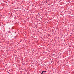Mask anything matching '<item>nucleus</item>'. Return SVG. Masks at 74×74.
<instances>
[{"instance_id": "7ed1b4c3", "label": "nucleus", "mask_w": 74, "mask_h": 74, "mask_svg": "<svg viewBox=\"0 0 74 74\" xmlns=\"http://www.w3.org/2000/svg\"><path fill=\"white\" fill-rule=\"evenodd\" d=\"M47 1H46L45 3H47Z\"/></svg>"}, {"instance_id": "20e7f679", "label": "nucleus", "mask_w": 74, "mask_h": 74, "mask_svg": "<svg viewBox=\"0 0 74 74\" xmlns=\"http://www.w3.org/2000/svg\"><path fill=\"white\" fill-rule=\"evenodd\" d=\"M15 33H16V32H15Z\"/></svg>"}, {"instance_id": "f257e3e1", "label": "nucleus", "mask_w": 74, "mask_h": 74, "mask_svg": "<svg viewBox=\"0 0 74 74\" xmlns=\"http://www.w3.org/2000/svg\"><path fill=\"white\" fill-rule=\"evenodd\" d=\"M42 72H43V73H45L46 72V71H42Z\"/></svg>"}, {"instance_id": "f03ea898", "label": "nucleus", "mask_w": 74, "mask_h": 74, "mask_svg": "<svg viewBox=\"0 0 74 74\" xmlns=\"http://www.w3.org/2000/svg\"><path fill=\"white\" fill-rule=\"evenodd\" d=\"M43 72L42 71V72L41 73V74H43Z\"/></svg>"}]
</instances>
